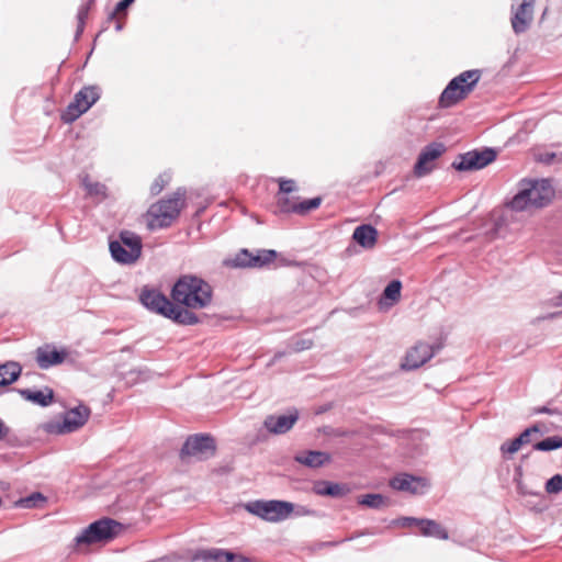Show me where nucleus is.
Masks as SVG:
<instances>
[{
    "instance_id": "f257e3e1",
    "label": "nucleus",
    "mask_w": 562,
    "mask_h": 562,
    "mask_svg": "<svg viewBox=\"0 0 562 562\" xmlns=\"http://www.w3.org/2000/svg\"><path fill=\"white\" fill-rule=\"evenodd\" d=\"M171 297L176 305L201 310L211 304L212 288L200 278L182 276L172 286Z\"/></svg>"
},
{
    "instance_id": "f03ea898",
    "label": "nucleus",
    "mask_w": 562,
    "mask_h": 562,
    "mask_svg": "<svg viewBox=\"0 0 562 562\" xmlns=\"http://www.w3.org/2000/svg\"><path fill=\"white\" fill-rule=\"evenodd\" d=\"M554 196V189L549 180H527L519 183V190L508 203L517 212L540 209L548 205Z\"/></svg>"
},
{
    "instance_id": "7ed1b4c3",
    "label": "nucleus",
    "mask_w": 562,
    "mask_h": 562,
    "mask_svg": "<svg viewBox=\"0 0 562 562\" xmlns=\"http://www.w3.org/2000/svg\"><path fill=\"white\" fill-rule=\"evenodd\" d=\"M139 301L144 306L154 313L160 314L182 325H194L199 322L198 316L172 303L166 295L156 289L145 286L139 294Z\"/></svg>"
},
{
    "instance_id": "20e7f679",
    "label": "nucleus",
    "mask_w": 562,
    "mask_h": 562,
    "mask_svg": "<svg viewBox=\"0 0 562 562\" xmlns=\"http://www.w3.org/2000/svg\"><path fill=\"white\" fill-rule=\"evenodd\" d=\"M183 206L184 198L180 192L151 204L144 215L148 229L154 231L170 226L177 220Z\"/></svg>"
},
{
    "instance_id": "39448f33",
    "label": "nucleus",
    "mask_w": 562,
    "mask_h": 562,
    "mask_svg": "<svg viewBox=\"0 0 562 562\" xmlns=\"http://www.w3.org/2000/svg\"><path fill=\"white\" fill-rule=\"evenodd\" d=\"M482 77L479 69L465 70L454 77L439 98L440 108H451L464 100L475 88Z\"/></svg>"
},
{
    "instance_id": "423d86ee",
    "label": "nucleus",
    "mask_w": 562,
    "mask_h": 562,
    "mask_svg": "<svg viewBox=\"0 0 562 562\" xmlns=\"http://www.w3.org/2000/svg\"><path fill=\"white\" fill-rule=\"evenodd\" d=\"M248 513L269 522L288 519L294 512V504L286 501H255L245 505Z\"/></svg>"
},
{
    "instance_id": "0eeeda50",
    "label": "nucleus",
    "mask_w": 562,
    "mask_h": 562,
    "mask_svg": "<svg viewBox=\"0 0 562 562\" xmlns=\"http://www.w3.org/2000/svg\"><path fill=\"white\" fill-rule=\"evenodd\" d=\"M110 251L115 261L133 263L142 254V239L137 234L124 231L120 234V240L110 243Z\"/></svg>"
},
{
    "instance_id": "6e6552de",
    "label": "nucleus",
    "mask_w": 562,
    "mask_h": 562,
    "mask_svg": "<svg viewBox=\"0 0 562 562\" xmlns=\"http://www.w3.org/2000/svg\"><path fill=\"white\" fill-rule=\"evenodd\" d=\"M100 98L97 87L88 86L79 90L74 101L63 111L60 117L64 123H72L86 113Z\"/></svg>"
},
{
    "instance_id": "1a4fd4ad",
    "label": "nucleus",
    "mask_w": 562,
    "mask_h": 562,
    "mask_svg": "<svg viewBox=\"0 0 562 562\" xmlns=\"http://www.w3.org/2000/svg\"><path fill=\"white\" fill-rule=\"evenodd\" d=\"M216 446L212 437L193 435L186 440L179 457L182 462H190L191 459L201 461L214 456Z\"/></svg>"
},
{
    "instance_id": "9d476101",
    "label": "nucleus",
    "mask_w": 562,
    "mask_h": 562,
    "mask_svg": "<svg viewBox=\"0 0 562 562\" xmlns=\"http://www.w3.org/2000/svg\"><path fill=\"white\" fill-rule=\"evenodd\" d=\"M116 526L117 522L112 519L94 521L76 538V543L80 546L108 541L114 537Z\"/></svg>"
},
{
    "instance_id": "9b49d317",
    "label": "nucleus",
    "mask_w": 562,
    "mask_h": 562,
    "mask_svg": "<svg viewBox=\"0 0 562 562\" xmlns=\"http://www.w3.org/2000/svg\"><path fill=\"white\" fill-rule=\"evenodd\" d=\"M276 201L280 212L304 215L312 210L318 209L323 200L321 196H316L301 201L299 196L291 194H277Z\"/></svg>"
},
{
    "instance_id": "f8f14e48",
    "label": "nucleus",
    "mask_w": 562,
    "mask_h": 562,
    "mask_svg": "<svg viewBox=\"0 0 562 562\" xmlns=\"http://www.w3.org/2000/svg\"><path fill=\"white\" fill-rule=\"evenodd\" d=\"M496 159L495 150L491 148H486L484 150L477 151H469L463 155H460L457 160L453 161L452 166L457 170L467 171V170H479Z\"/></svg>"
},
{
    "instance_id": "ddd939ff",
    "label": "nucleus",
    "mask_w": 562,
    "mask_h": 562,
    "mask_svg": "<svg viewBox=\"0 0 562 562\" xmlns=\"http://www.w3.org/2000/svg\"><path fill=\"white\" fill-rule=\"evenodd\" d=\"M276 258L277 252L274 250H258L257 254L254 255L247 249H241L232 259V263L234 267L261 268L273 262Z\"/></svg>"
},
{
    "instance_id": "4468645a",
    "label": "nucleus",
    "mask_w": 562,
    "mask_h": 562,
    "mask_svg": "<svg viewBox=\"0 0 562 562\" xmlns=\"http://www.w3.org/2000/svg\"><path fill=\"white\" fill-rule=\"evenodd\" d=\"M536 0H514L512 26L515 33L525 32L532 22Z\"/></svg>"
},
{
    "instance_id": "2eb2a0df",
    "label": "nucleus",
    "mask_w": 562,
    "mask_h": 562,
    "mask_svg": "<svg viewBox=\"0 0 562 562\" xmlns=\"http://www.w3.org/2000/svg\"><path fill=\"white\" fill-rule=\"evenodd\" d=\"M445 153L442 144H430L419 154L414 167L416 177L422 178L430 173L436 168V160Z\"/></svg>"
},
{
    "instance_id": "dca6fc26",
    "label": "nucleus",
    "mask_w": 562,
    "mask_h": 562,
    "mask_svg": "<svg viewBox=\"0 0 562 562\" xmlns=\"http://www.w3.org/2000/svg\"><path fill=\"white\" fill-rule=\"evenodd\" d=\"M435 353V348L426 342H418L412 347L402 362V368L405 370H413L422 367Z\"/></svg>"
},
{
    "instance_id": "f3484780",
    "label": "nucleus",
    "mask_w": 562,
    "mask_h": 562,
    "mask_svg": "<svg viewBox=\"0 0 562 562\" xmlns=\"http://www.w3.org/2000/svg\"><path fill=\"white\" fill-rule=\"evenodd\" d=\"M35 355L37 366L41 369H48L63 363L68 353L64 349L58 350L52 345H44L36 349Z\"/></svg>"
},
{
    "instance_id": "a211bd4d",
    "label": "nucleus",
    "mask_w": 562,
    "mask_h": 562,
    "mask_svg": "<svg viewBox=\"0 0 562 562\" xmlns=\"http://www.w3.org/2000/svg\"><path fill=\"white\" fill-rule=\"evenodd\" d=\"M89 416L90 408L85 405H79L66 412L59 432L66 434L79 429L87 423Z\"/></svg>"
},
{
    "instance_id": "6ab92c4d",
    "label": "nucleus",
    "mask_w": 562,
    "mask_h": 562,
    "mask_svg": "<svg viewBox=\"0 0 562 562\" xmlns=\"http://www.w3.org/2000/svg\"><path fill=\"white\" fill-rule=\"evenodd\" d=\"M393 490L401 492H409L412 494H422L427 487L425 479L413 476L406 473L398 474L390 481Z\"/></svg>"
},
{
    "instance_id": "aec40b11",
    "label": "nucleus",
    "mask_w": 562,
    "mask_h": 562,
    "mask_svg": "<svg viewBox=\"0 0 562 562\" xmlns=\"http://www.w3.org/2000/svg\"><path fill=\"white\" fill-rule=\"evenodd\" d=\"M299 415L296 412L289 415H270L265 419V427L271 434L280 435L289 431L296 423Z\"/></svg>"
},
{
    "instance_id": "412c9836",
    "label": "nucleus",
    "mask_w": 562,
    "mask_h": 562,
    "mask_svg": "<svg viewBox=\"0 0 562 562\" xmlns=\"http://www.w3.org/2000/svg\"><path fill=\"white\" fill-rule=\"evenodd\" d=\"M353 240L366 249H372L378 241V231L371 225H360L352 234Z\"/></svg>"
},
{
    "instance_id": "4be33fe9",
    "label": "nucleus",
    "mask_w": 562,
    "mask_h": 562,
    "mask_svg": "<svg viewBox=\"0 0 562 562\" xmlns=\"http://www.w3.org/2000/svg\"><path fill=\"white\" fill-rule=\"evenodd\" d=\"M415 521L416 526L419 528L420 535L425 537H432L440 540H447L449 538L447 529L436 520L422 519Z\"/></svg>"
},
{
    "instance_id": "5701e85b",
    "label": "nucleus",
    "mask_w": 562,
    "mask_h": 562,
    "mask_svg": "<svg viewBox=\"0 0 562 562\" xmlns=\"http://www.w3.org/2000/svg\"><path fill=\"white\" fill-rule=\"evenodd\" d=\"M22 368L18 362L8 361L0 364V386H8L21 375Z\"/></svg>"
},
{
    "instance_id": "b1692460",
    "label": "nucleus",
    "mask_w": 562,
    "mask_h": 562,
    "mask_svg": "<svg viewBox=\"0 0 562 562\" xmlns=\"http://www.w3.org/2000/svg\"><path fill=\"white\" fill-rule=\"evenodd\" d=\"M295 460L311 468H319L330 460L329 454L322 451H306L295 457Z\"/></svg>"
},
{
    "instance_id": "393cba45",
    "label": "nucleus",
    "mask_w": 562,
    "mask_h": 562,
    "mask_svg": "<svg viewBox=\"0 0 562 562\" xmlns=\"http://www.w3.org/2000/svg\"><path fill=\"white\" fill-rule=\"evenodd\" d=\"M21 395L33 403L41 406H47L53 402L54 392L52 389L46 387L43 391L22 390Z\"/></svg>"
},
{
    "instance_id": "a878e982",
    "label": "nucleus",
    "mask_w": 562,
    "mask_h": 562,
    "mask_svg": "<svg viewBox=\"0 0 562 562\" xmlns=\"http://www.w3.org/2000/svg\"><path fill=\"white\" fill-rule=\"evenodd\" d=\"M195 559H200L203 562H226L227 550L218 548L201 550L196 553Z\"/></svg>"
},
{
    "instance_id": "bb28decb",
    "label": "nucleus",
    "mask_w": 562,
    "mask_h": 562,
    "mask_svg": "<svg viewBox=\"0 0 562 562\" xmlns=\"http://www.w3.org/2000/svg\"><path fill=\"white\" fill-rule=\"evenodd\" d=\"M135 0H122L120 1L114 11L110 15V20L115 21V29L117 31L122 30L124 19L126 16V9L134 2Z\"/></svg>"
},
{
    "instance_id": "cd10ccee",
    "label": "nucleus",
    "mask_w": 562,
    "mask_h": 562,
    "mask_svg": "<svg viewBox=\"0 0 562 562\" xmlns=\"http://www.w3.org/2000/svg\"><path fill=\"white\" fill-rule=\"evenodd\" d=\"M46 502V498L41 493H33L32 495L20 498L15 505L21 508L41 507Z\"/></svg>"
},
{
    "instance_id": "c85d7f7f",
    "label": "nucleus",
    "mask_w": 562,
    "mask_h": 562,
    "mask_svg": "<svg viewBox=\"0 0 562 562\" xmlns=\"http://www.w3.org/2000/svg\"><path fill=\"white\" fill-rule=\"evenodd\" d=\"M402 283L398 280L390 282L383 291V297L391 301V304L396 303L401 297Z\"/></svg>"
},
{
    "instance_id": "c756f323",
    "label": "nucleus",
    "mask_w": 562,
    "mask_h": 562,
    "mask_svg": "<svg viewBox=\"0 0 562 562\" xmlns=\"http://www.w3.org/2000/svg\"><path fill=\"white\" fill-rule=\"evenodd\" d=\"M358 503L362 506L379 508L385 505V499L381 494H366L359 497Z\"/></svg>"
},
{
    "instance_id": "7c9ffc66",
    "label": "nucleus",
    "mask_w": 562,
    "mask_h": 562,
    "mask_svg": "<svg viewBox=\"0 0 562 562\" xmlns=\"http://www.w3.org/2000/svg\"><path fill=\"white\" fill-rule=\"evenodd\" d=\"M562 447V438L559 436L548 437L536 443L535 449L550 451Z\"/></svg>"
},
{
    "instance_id": "2f4dec72",
    "label": "nucleus",
    "mask_w": 562,
    "mask_h": 562,
    "mask_svg": "<svg viewBox=\"0 0 562 562\" xmlns=\"http://www.w3.org/2000/svg\"><path fill=\"white\" fill-rule=\"evenodd\" d=\"M171 180V176L168 172L159 175L150 186V193L153 195L159 194Z\"/></svg>"
},
{
    "instance_id": "473e14b6",
    "label": "nucleus",
    "mask_w": 562,
    "mask_h": 562,
    "mask_svg": "<svg viewBox=\"0 0 562 562\" xmlns=\"http://www.w3.org/2000/svg\"><path fill=\"white\" fill-rule=\"evenodd\" d=\"M85 188L90 195L105 198L106 187L99 182H92L88 178L83 181Z\"/></svg>"
},
{
    "instance_id": "72a5a7b5",
    "label": "nucleus",
    "mask_w": 562,
    "mask_h": 562,
    "mask_svg": "<svg viewBox=\"0 0 562 562\" xmlns=\"http://www.w3.org/2000/svg\"><path fill=\"white\" fill-rule=\"evenodd\" d=\"M522 446L524 445L521 443V438H515L513 440L504 442L501 446V451L503 454L513 456L517 451H519Z\"/></svg>"
},
{
    "instance_id": "f704fd0d",
    "label": "nucleus",
    "mask_w": 562,
    "mask_h": 562,
    "mask_svg": "<svg viewBox=\"0 0 562 562\" xmlns=\"http://www.w3.org/2000/svg\"><path fill=\"white\" fill-rule=\"evenodd\" d=\"M278 183L279 191L277 194H292L297 190L296 182L293 179L280 178Z\"/></svg>"
},
{
    "instance_id": "c9c22d12",
    "label": "nucleus",
    "mask_w": 562,
    "mask_h": 562,
    "mask_svg": "<svg viewBox=\"0 0 562 562\" xmlns=\"http://www.w3.org/2000/svg\"><path fill=\"white\" fill-rule=\"evenodd\" d=\"M546 491L548 493H559L562 491V475H553L546 484Z\"/></svg>"
},
{
    "instance_id": "e433bc0d",
    "label": "nucleus",
    "mask_w": 562,
    "mask_h": 562,
    "mask_svg": "<svg viewBox=\"0 0 562 562\" xmlns=\"http://www.w3.org/2000/svg\"><path fill=\"white\" fill-rule=\"evenodd\" d=\"M322 494L330 495V496H340L344 494V487L340 484H328Z\"/></svg>"
},
{
    "instance_id": "4c0bfd02",
    "label": "nucleus",
    "mask_w": 562,
    "mask_h": 562,
    "mask_svg": "<svg viewBox=\"0 0 562 562\" xmlns=\"http://www.w3.org/2000/svg\"><path fill=\"white\" fill-rule=\"evenodd\" d=\"M226 562H251V560L243 554L227 551Z\"/></svg>"
},
{
    "instance_id": "58836bf2",
    "label": "nucleus",
    "mask_w": 562,
    "mask_h": 562,
    "mask_svg": "<svg viewBox=\"0 0 562 562\" xmlns=\"http://www.w3.org/2000/svg\"><path fill=\"white\" fill-rule=\"evenodd\" d=\"M538 427L537 426H533L531 428H527L526 430H524L517 438H521V443L522 445H526L530 441L529 437L532 432L535 431H538Z\"/></svg>"
},
{
    "instance_id": "ea45409f",
    "label": "nucleus",
    "mask_w": 562,
    "mask_h": 562,
    "mask_svg": "<svg viewBox=\"0 0 562 562\" xmlns=\"http://www.w3.org/2000/svg\"><path fill=\"white\" fill-rule=\"evenodd\" d=\"M312 345H313V341H312V340H303V341H301V342H297V344H296L295 349H296V350H304V349H308V348H311V347H312Z\"/></svg>"
},
{
    "instance_id": "a19ab883",
    "label": "nucleus",
    "mask_w": 562,
    "mask_h": 562,
    "mask_svg": "<svg viewBox=\"0 0 562 562\" xmlns=\"http://www.w3.org/2000/svg\"><path fill=\"white\" fill-rule=\"evenodd\" d=\"M414 520H419V519L418 518L406 517V518L402 519L401 525L404 526V527H408V526H412V525L416 526V521H414Z\"/></svg>"
},
{
    "instance_id": "79ce46f5",
    "label": "nucleus",
    "mask_w": 562,
    "mask_h": 562,
    "mask_svg": "<svg viewBox=\"0 0 562 562\" xmlns=\"http://www.w3.org/2000/svg\"><path fill=\"white\" fill-rule=\"evenodd\" d=\"M4 435L3 424L0 420V438Z\"/></svg>"
}]
</instances>
